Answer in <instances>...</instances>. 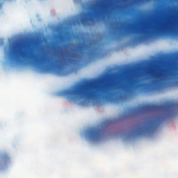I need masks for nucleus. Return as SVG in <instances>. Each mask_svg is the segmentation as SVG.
Returning <instances> with one entry per match:
<instances>
[{"label": "nucleus", "instance_id": "1", "mask_svg": "<svg viewBox=\"0 0 178 178\" xmlns=\"http://www.w3.org/2000/svg\"><path fill=\"white\" fill-rule=\"evenodd\" d=\"M147 83H140V79L136 75H118L114 81L98 83L95 81L78 82L67 89L61 91V95L70 101H111L122 102L129 95H133L140 87L147 92L156 90L161 86L175 81L178 84V66L168 65L152 71L145 78Z\"/></svg>", "mask_w": 178, "mask_h": 178}, {"label": "nucleus", "instance_id": "2", "mask_svg": "<svg viewBox=\"0 0 178 178\" xmlns=\"http://www.w3.org/2000/svg\"><path fill=\"white\" fill-rule=\"evenodd\" d=\"M76 47L77 50L71 54L61 51L54 57L48 56L47 53H42L35 56L33 51L24 49V44L17 42L10 51V60L11 63H20L22 60H29L31 63H35L42 73L67 76L70 74V71L67 70L68 66L79 69L83 55L94 56L98 51L95 42H91L89 44L81 43Z\"/></svg>", "mask_w": 178, "mask_h": 178}, {"label": "nucleus", "instance_id": "3", "mask_svg": "<svg viewBox=\"0 0 178 178\" xmlns=\"http://www.w3.org/2000/svg\"><path fill=\"white\" fill-rule=\"evenodd\" d=\"M178 109V102L168 101L163 104H144L138 107L129 108L127 111L120 115V120H124L130 118H136L144 113H158L157 115L147 118L143 122L135 126L133 131L134 136H145L154 133L159 127V124L167 118H170L176 113Z\"/></svg>", "mask_w": 178, "mask_h": 178}, {"label": "nucleus", "instance_id": "4", "mask_svg": "<svg viewBox=\"0 0 178 178\" xmlns=\"http://www.w3.org/2000/svg\"><path fill=\"white\" fill-rule=\"evenodd\" d=\"M176 30H178V19L175 21H159L154 22V24L147 28L137 29L134 27V34H140V38H145V37L170 33L172 31H176Z\"/></svg>", "mask_w": 178, "mask_h": 178}, {"label": "nucleus", "instance_id": "5", "mask_svg": "<svg viewBox=\"0 0 178 178\" xmlns=\"http://www.w3.org/2000/svg\"><path fill=\"white\" fill-rule=\"evenodd\" d=\"M111 8L109 0H103L102 2L97 3L91 7L90 12L83 13L80 17V23L83 26H90V23H94L96 19H99L101 16L105 15Z\"/></svg>", "mask_w": 178, "mask_h": 178}, {"label": "nucleus", "instance_id": "6", "mask_svg": "<svg viewBox=\"0 0 178 178\" xmlns=\"http://www.w3.org/2000/svg\"><path fill=\"white\" fill-rule=\"evenodd\" d=\"M113 120H108L97 127L90 128L86 131L87 137L91 141H99L106 137V130L111 124H113Z\"/></svg>", "mask_w": 178, "mask_h": 178}, {"label": "nucleus", "instance_id": "7", "mask_svg": "<svg viewBox=\"0 0 178 178\" xmlns=\"http://www.w3.org/2000/svg\"><path fill=\"white\" fill-rule=\"evenodd\" d=\"M1 159L2 161H3V162H8L10 160V158H9V156H8V154H3L1 156Z\"/></svg>", "mask_w": 178, "mask_h": 178}, {"label": "nucleus", "instance_id": "8", "mask_svg": "<svg viewBox=\"0 0 178 178\" xmlns=\"http://www.w3.org/2000/svg\"><path fill=\"white\" fill-rule=\"evenodd\" d=\"M112 35H113V38L115 40L118 39V38L119 37V34H118V33L116 32H113Z\"/></svg>", "mask_w": 178, "mask_h": 178}]
</instances>
